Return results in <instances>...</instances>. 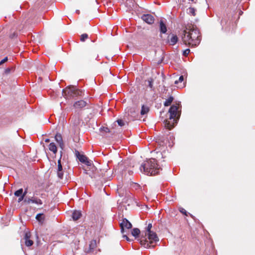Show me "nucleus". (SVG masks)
Masks as SVG:
<instances>
[{
	"mask_svg": "<svg viewBox=\"0 0 255 255\" xmlns=\"http://www.w3.org/2000/svg\"><path fill=\"white\" fill-rule=\"evenodd\" d=\"M170 36H171V37L170 38V39L168 40L170 44L171 45H174L177 42L178 38L176 35L174 34L169 35L168 38H169Z\"/></svg>",
	"mask_w": 255,
	"mask_h": 255,
	"instance_id": "ddd939ff",
	"label": "nucleus"
},
{
	"mask_svg": "<svg viewBox=\"0 0 255 255\" xmlns=\"http://www.w3.org/2000/svg\"><path fill=\"white\" fill-rule=\"evenodd\" d=\"M184 80L183 76H180L178 80H176L174 82L175 84H177L179 82H182Z\"/></svg>",
	"mask_w": 255,
	"mask_h": 255,
	"instance_id": "bb28decb",
	"label": "nucleus"
},
{
	"mask_svg": "<svg viewBox=\"0 0 255 255\" xmlns=\"http://www.w3.org/2000/svg\"><path fill=\"white\" fill-rule=\"evenodd\" d=\"M61 170H63V167H62V165L61 163V159H60L58 161L57 171H60Z\"/></svg>",
	"mask_w": 255,
	"mask_h": 255,
	"instance_id": "b1692460",
	"label": "nucleus"
},
{
	"mask_svg": "<svg viewBox=\"0 0 255 255\" xmlns=\"http://www.w3.org/2000/svg\"><path fill=\"white\" fill-rule=\"evenodd\" d=\"M101 129L106 132H109L110 131V129L108 128H101Z\"/></svg>",
	"mask_w": 255,
	"mask_h": 255,
	"instance_id": "72a5a7b5",
	"label": "nucleus"
},
{
	"mask_svg": "<svg viewBox=\"0 0 255 255\" xmlns=\"http://www.w3.org/2000/svg\"><path fill=\"white\" fill-rule=\"evenodd\" d=\"M76 154L77 158L81 162L84 163L88 166L91 165V162L85 155L80 154L78 151H76Z\"/></svg>",
	"mask_w": 255,
	"mask_h": 255,
	"instance_id": "0eeeda50",
	"label": "nucleus"
},
{
	"mask_svg": "<svg viewBox=\"0 0 255 255\" xmlns=\"http://www.w3.org/2000/svg\"><path fill=\"white\" fill-rule=\"evenodd\" d=\"M55 139L56 141V142L59 144L60 147L62 149H63L64 144L63 143L62 136L60 133H57L55 135Z\"/></svg>",
	"mask_w": 255,
	"mask_h": 255,
	"instance_id": "9d476101",
	"label": "nucleus"
},
{
	"mask_svg": "<svg viewBox=\"0 0 255 255\" xmlns=\"http://www.w3.org/2000/svg\"><path fill=\"white\" fill-rule=\"evenodd\" d=\"M190 52V50L189 49H188V48L186 49L183 51V55L185 56H187L189 54Z\"/></svg>",
	"mask_w": 255,
	"mask_h": 255,
	"instance_id": "cd10ccee",
	"label": "nucleus"
},
{
	"mask_svg": "<svg viewBox=\"0 0 255 255\" xmlns=\"http://www.w3.org/2000/svg\"><path fill=\"white\" fill-rule=\"evenodd\" d=\"M221 24L222 26V27L224 28V27L227 24V21L226 20V19L225 18H223L222 20H221Z\"/></svg>",
	"mask_w": 255,
	"mask_h": 255,
	"instance_id": "c756f323",
	"label": "nucleus"
},
{
	"mask_svg": "<svg viewBox=\"0 0 255 255\" xmlns=\"http://www.w3.org/2000/svg\"><path fill=\"white\" fill-rule=\"evenodd\" d=\"M123 237L124 238L126 239L128 241H130L129 239L127 236V234H125V233L123 234Z\"/></svg>",
	"mask_w": 255,
	"mask_h": 255,
	"instance_id": "f704fd0d",
	"label": "nucleus"
},
{
	"mask_svg": "<svg viewBox=\"0 0 255 255\" xmlns=\"http://www.w3.org/2000/svg\"><path fill=\"white\" fill-rule=\"evenodd\" d=\"M96 246V240H92L90 245L89 248L90 250H93Z\"/></svg>",
	"mask_w": 255,
	"mask_h": 255,
	"instance_id": "aec40b11",
	"label": "nucleus"
},
{
	"mask_svg": "<svg viewBox=\"0 0 255 255\" xmlns=\"http://www.w3.org/2000/svg\"><path fill=\"white\" fill-rule=\"evenodd\" d=\"M149 111V108L148 106L142 105L140 111V115L141 116H144L147 115Z\"/></svg>",
	"mask_w": 255,
	"mask_h": 255,
	"instance_id": "2eb2a0df",
	"label": "nucleus"
},
{
	"mask_svg": "<svg viewBox=\"0 0 255 255\" xmlns=\"http://www.w3.org/2000/svg\"><path fill=\"white\" fill-rule=\"evenodd\" d=\"M148 86L150 88H152L153 85H152V82L151 81H148Z\"/></svg>",
	"mask_w": 255,
	"mask_h": 255,
	"instance_id": "e433bc0d",
	"label": "nucleus"
},
{
	"mask_svg": "<svg viewBox=\"0 0 255 255\" xmlns=\"http://www.w3.org/2000/svg\"><path fill=\"white\" fill-rule=\"evenodd\" d=\"M88 38V35L86 33L82 34L81 35L80 40L81 41H85L86 39Z\"/></svg>",
	"mask_w": 255,
	"mask_h": 255,
	"instance_id": "5701e85b",
	"label": "nucleus"
},
{
	"mask_svg": "<svg viewBox=\"0 0 255 255\" xmlns=\"http://www.w3.org/2000/svg\"><path fill=\"white\" fill-rule=\"evenodd\" d=\"M24 202L27 204L33 203L37 205H41L43 204L42 200L37 197H32L31 198H26Z\"/></svg>",
	"mask_w": 255,
	"mask_h": 255,
	"instance_id": "6e6552de",
	"label": "nucleus"
},
{
	"mask_svg": "<svg viewBox=\"0 0 255 255\" xmlns=\"http://www.w3.org/2000/svg\"><path fill=\"white\" fill-rule=\"evenodd\" d=\"M159 30L161 33H165L167 31V27L166 24L162 20L159 21Z\"/></svg>",
	"mask_w": 255,
	"mask_h": 255,
	"instance_id": "4468645a",
	"label": "nucleus"
},
{
	"mask_svg": "<svg viewBox=\"0 0 255 255\" xmlns=\"http://www.w3.org/2000/svg\"><path fill=\"white\" fill-rule=\"evenodd\" d=\"M22 193H23V189L20 188V189L16 190V191H15L14 194L15 196L19 197V196H20L21 195H22Z\"/></svg>",
	"mask_w": 255,
	"mask_h": 255,
	"instance_id": "412c9836",
	"label": "nucleus"
},
{
	"mask_svg": "<svg viewBox=\"0 0 255 255\" xmlns=\"http://www.w3.org/2000/svg\"><path fill=\"white\" fill-rule=\"evenodd\" d=\"M189 12L191 13L193 15H195V10L193 7H190L189 8Z\"/></svg>",
	"mask_w": 255,
	"mask_h": 255,
	"instance_id": "c85d7f7f",
	"label": "nucleus"
},
{
	"mask_svg": "<svg viewBox=\"0 0 255 255\" xmlns=\"http://www.w3.org/2000/svg\"><path fill=\"white\" fill-rule=\"evenodd\" d=\"M57 172L58 178L60 179H63L64 175L63 170H61L60 171H57Z\"/></svg>",
	"mask_w": 255,
	"mask_h": 255,
	"instance_id": "393cba45",
	"label": "nucleus"
},
{
	"mask_svg": "<svg viewBox=\"0 0 255 255\" xmlns=\"http://www.w3.org/2000/svg\"><path fill=\"white\" fill-rule=\"evenodd\" d=\"M121 232L123 234L126 232L125 229H129L132 227L131 224L126 218L124 219L120 224Z\"/></svg>",
	"mask_w": 255,
	"mask_h": 255,
	"instance_id": "423d86ee",
	"label": "nucleus"
},
{
	"mask_svg": "<svg viewBox=\"0 0 255 255\" xmlns=\"http://www.w3.org/2000/svg\"><path fill=\"white\" fill-rule=\"evenodd\" d=\"M140 170L145 174L154 175L159 172L160 168L158 167L156 160L150 158L141 165Z\"/></svg>",
	"mask_w": 255,
	"mask_h": 255,
	"instance_id": "7ed1b4c3",
	"label": "nucleus"
},
{
	"mask_svg": "<svg viewBox=\"0 0 255 255\" xmlns=\"http://www.w3.org/2000/svg\"><path fill=\"white\" fill-rule=\"evenodd\" d=\"M81 216V213L79 211H75L72 214V218L74 220H78Z\"/></svg>",
	"mask_w": 255,
	"mask_h": 255,
	"instance_id": "f3484780",
	"label": "nucleus"
},
{
	"mask_svg": "<svg viewBox=\"0 0 255 255\" xmlns=\"http://www.w3.org/2000/svg\"><path fill=\"white\" fill-rule=\"evenodd\" d=\"M76 12L79 13V10H76Z\"/></svg>",
	"mask_w": 255,
	"mask_h": 255,
	"instance_id": "79ce46f5",
	"label": "nucleus"
},
{
	"mask_svg": "<svg viewBox=\"0 0 255 255\" xmlns=\"http://www.w3.org/2000/svg\"><path fill=\"white\" fill-rule=\"evenodd\" d=\"M49 149L51 151L53 152V153L56 154L57 151V148L55 145V144L54 142H51L49 144Z\"/></svg>",
	"mask_w": 255,
	"mask_h": 255,
	"instance_id": "dca6fc26",
	"label": "nucleus"
},
{
	"mask_svg": "<svg viewBox=\"0 0 255 255\" xmlns=\"http://www.w3.org/2000/svg\"><path fill=\"white\" fill-rule=\"evenodd\" d=\"M27 189L28 188H26L24 190V191L23 193H22V195H24V196H25V195H26L27 193Z\"/></svg>",
	"mask_w": 255,
	"mask_h": 255,
	"instance_id": "4c0bfd02",
	"label": "nucleus"
},
{
	"mask_svg": "<svg viewBox=\"0 0 255 255\" xmlns=\"http://www.w3.org/2000/svg\"><path fill=\"white\" fill-rule=\"evenodd\" d=\"M152 227V225L151 224L149 223L147 227H146V232H145L144 233V235H145V236H146V234L149 233V232H152V231H151V228Z\"/></svg>",
	"mask_w": 255,
	"mask_h": 255,
	"instance_id": "4be33fe9",
	"label": "nucleus"
},
{
	"mask_svg": "<svg viewBox=\"0 0 255 255\" xmlns=\"http://www.w3.org/2000/svg\"><path fill=\"white\" fill-rule=\"evenodd\" d=\"M10 70H11V69H10V68H6V69L5 70L4 72H5V74H8V73H10Z\"/></svg>",
	"mask_w": 255,
	"mask_h": 255,
	"instance_id": "c9c22d12",
	"label": "nucleus"
},
{
	"mask_svg": "<svg viewBox=\"0 0 255 255\" xmlns=\"http://www.w3.org/2000/svg\"><path fill=\"white\" fill-rule=\"evenodd\" d=\"M147 236V238H146V236H143V234L141 235V238L140 239V243L145 248H149L151 247V246L149 244H152L153 243H156L159 241L158 238L156 235V234L154 232H149L146 234V236Z\"/></svg>",
	"mask_w": 255,
	"mask_h": 255,
	"instance_id": "20e7f679",
	"label": "nucleus"
},
{
	"mask_svg": "<svg viewBox=\"0 0 255 255\" xmlns=\"http://www.w3.org/2000/svg\"><path fill=\"white\" fill-rule=\"evenodd\" d=\"M15 36H16V35H15V33H13V34H12V35H10V38H14Z\"/></svg>",
	"mask_w": 255,
	"mask_h": 255,
	"instance_id": "ea45409f",
	"label": "nucleus"
},
{
	"mask_svg": "<svg viewBox=\"0 0 255 255\" xmlns=\"http://www.w3.org/2000/svg\"><path fill=\"white\" fill-rule=\"evenodd\" d=\"M117 122L118 123V125L120 127H123L125 125V122L122 119H119L117 121Z\"/></svg>",
	"mask_w": 255,
	"mask_h": 255,
	"instance_id": "a878e982",
	"label": "nucleus"
},
{
	"mask_svg": "<svg viewBox=\"0 0 255 255\" xmlns=\"http://www.w3.org/2000/svg\"><path fill=\"white\" fill-rule=\"evenodd\" d=\"M41 215H42L40 214H38L36 215V218L37 220H40V218L41 217Z\"/></svg>",
	"mask_w": 255,
	"mask_h": 255,
	"instance_id": "58836bf2",
	"label": "nucleus"
},
{
	"mask_svg": "<svg viewBox=\"0 0 255 255\" xmlns=\"http://www.w3.org/2000/svg\"><path fill=\"white\" fill-rule=\"evenodd\" d=\"M7 61V57H5L0 62V65H2L3 63H5Z\"/></svg>",
	"mask_w": 255,
	"mask_h": 255,
	"instance_id": "2f4dec72",
	"label": "nucleus"
},
{
	"mask_svg": "<svg viewBox=\"0 0 255 255\" xmlns=\"http://www.w3.org/2000/svg\"><path fill=\"white\" fill-rule=\"evenodd\" d=\"M19 198L18 199V202H20L23 200L25 196L23 195H21L20 196H19Z\"/></svg>",
	"mask_w": 255,
	"mask_h": 255,
	"instance_id": "473e14b6",
	"label": "nucleus"
},
{
	"mask_svg": "<svg viewBox=\"0 0 255 255\" xmlns=\"http://www.w3.org/2000/svg\"><path fill=\"white\" fill-rule=\"evenodd\" d=\"M181 107L180 103L172 105L169 109L170 114L169 120L164 121L165 127L168 129H171L177 124L180 117L179 109Z\"/></svg>",
	"mask_w": 255,
	"mask_h": 255,
	"instance_id": "f03ea898",
	"label": "nucleus"
},
{
	"mask_svg": "<svg viewBox=\"0 0 255 255\" xmlns=\"http://www.w3.org/2000/svg\"><path fill=\"white\" fill-rule=\"evenodd\" d=\"M141 19L148 24H152L154 22V18L153 16L149 14H143L141 16Z\"/></svg>",
	"mask_w": 255,
	"mask_h": 255,
	"instance_id": "1a4fd4ad",
	"label": "nucleus"
},
{
	"mask_svg": "<svg viewBox=\"0 0 255 255\" xmlns=\"http://www.w3.org/2000/svg\"><path fill=\"white\" fill-rule=\"evenodd\" d=\"M63 95L66 98H74L82 96V91L77 89L75 86H70L62 90Z\"/></svg>",
	"mask_w": 255,
	"mask_h": 255,
	"instance_id": "39448f33",
	"label": "nucleus"
},
{
	"mask_svg": "<svg viewBox=\"0 0 255 255\" xmlns=\"http://www.w3.org/2000/svg\"><path fill=\"white\" fill-rule=\"evenodd\" d=\"M183 43L191 47H195L199 45L201 41L200 34L199 30L193 26L186 30H184L181 36Z\"/></svg>",
	"mask_w": 255,
	"mask_h": 255,
	"instance_id": "f257e3e1",
	"label": "nucleus"
},
{
	"mask_svg": "<svg viewBox=\"0 0 255 255\" xmlns=\"http://www.w3.org/2000/svg\"><path fill=\"white\" fill-rule=\"evenodd\" d=\"M174 98L172 96H170L164 102V106L165 107L169 106L171 105L173 102Z\"/></svg>",
	"mask_w": 255,
	"mask_h": 255,
	"instance_id": "a211bd4d",
	"label": "nucleus"
},
{
	"mask_svg": "<svg viewBox=\"0 0 255 255\" xmlns=\"http://www.w3.org/2000/svg\"><path fill=\"white\" fill-rule=\"evenodd\" d=\"M50 141V139L49 138H46L45 140V142H49Z\"/></svg>",
	"mask_w": 255,
	"mask_h": 255,
	"instance_id": "a19ab883",
	"label": "nucleus"
},
{
	"mask_svg": "<svg viewBox=\"0 0 255 255\" xmlns=\"http://www.w3.org/2000/svg\"><path fill=\"white\" fill-rule=\"evenodd\" d=\"M24 240H25V245L27 247H31L33 244V242L30 239V235L26 233L24 236Z\"/></svg>",
	"mask_w": 255,
	"mask_h": 255,
	"instance_id": "f8f14e48",
	"label": "nucleus"
},
{
	"mask_svg": "<svg viewBox=\"0 0 255 255\" xmlns=\"http://www.w3.org/2000/svg\"><path fill=\"white\" fill-rule=\"evenodd\" d=\"M180 212L182 214L187 216V212L184 208H181L180 209Z\"/></svg>",
	"mask_w": 255,
	"mask_h": 255,
	"instance_id": "7c9ffc66",
	"label": "nucleus"
},
{
	"mask_svg": "<svg viewBox=\"0 0 255 255\" xmlns=\"http://www.w3.org/2000/svg\"><path fill=\"white\" fill-rule=\"evenodd\" d=\"M87 105L86 102L84 100H80L74 103L73 107L75 109H81L85 107Z\"/></svg>",
	"mask_w": 255,
	"mask_h": 255,
	"instance_id": "9b49d317",
	"label": "nucleus"
},
{
	"mask_svg": "<svg viewBox=\"0 0 255 255\" xmlns=\"http://www.w3.org/2000/svg\"><path fill=\"white\" fill-rule=\"evenodd\" d=\"M140 231L138 228H134L132 229L131 232L132 235L135 238L138 237Z\"/></svg>",
	"mask_w": 255,
	"mask_h": 255,
	"instance_id": "6ab92c4d",
	"label": "nucleus"
}]
</instances>
